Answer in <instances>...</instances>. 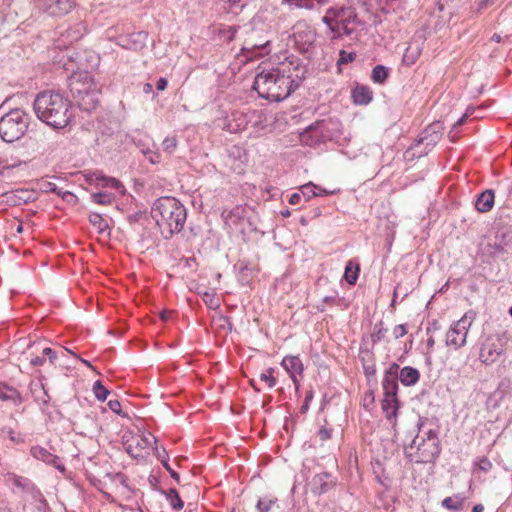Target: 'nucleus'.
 Returning a JSON list of instances; mask_svg holds the SVG:
<instances>
[{
  "instance_id": "1",
  "label": "nucleus",
  "mask_w": 512,
  "mask_h": 512,
  "mask_svg": "<svg viewBox=\"0 0 512 512\" xmlns=\"http://www.w3.org/2000/svg\"><path fill=\"white\" fill-rule=\"evenodd\" d=\"M306 68L292 57L282 67L262 71L254 79L253 88L261 98L279 102L286 99L305 79Z\"/></svg>"
},
{
  "instance_id": "2",
  "label": "nucleus",
  "mask_w": 512,
  "mask_h": 512,
  "mask_svg": "<svg viewBox=\"0 0 512 512\" xmlns=\"http://www.w3.org/2000/svg\"><path fill=\"white\" fill-rule=\"evenodd\" d=\"M71 102L60 93L43 91L34 100L33 108L37 117L53 128L66 127L71 118Z\"/></svg>"
},
{
  "instance_id": "3",
  "label": "nucleus",
  "mask_w": 512,
  "mask_h": 512,
  "mask_svg": "<svg viewBox=\"0 0 512 512\" xmlns=\"http://www.w3.org/2000/svg\"><path fill=\"white\" fill-rule=\"evenodd\" d=\"M151 216L155 220L165 239L179 233L185 224L187 211L176 198L166 196L155 200L151 208Z\"/></svg>"
},
{
  "instance_id": "4",
  "label": "nucleus",
  "mask_w": 512,
  "mask_h": 512,
  "mask_svg": "<svg viewBox=\"0 0 512 512\" xmlns=\"http://www.w3.org/2000/svg\"><path fill=\"white\" fill-rule=\"evenodd\" d=\"M68 88L73 101L81 110L90 112L96 108L100 90L90 73H73L69 78Z\"/></svg>"
},
{
  "instance_id": "5",
  "label": "nucleus",
  "mask_w": 512,
  "mask_h": 512,
  "mask_svg": "<svg viewBox=\"0 0 512 512\" xmlns=\"http://www.w3.org/2000/svg\"><path fill=\"white\" fill-rule=\"evenodd\" d=\"M425 435H416L411 443L405 446L404 452L409 461L430 463L439 455L440 446L437 433L430 429L425 432Z\"/></svg>"
},
{
  "instance_id": "6",
  "label": "nucleus",
  "mask_w": 512,
  "mask_h": 512,
  "mask_svg": "<svg viewBox=\"0 0 512 512\" xmlns=\"http://www.w3.org/2000/svg\"><path fill=\"white\" fill-rule=\"evenodd\" d=\"M398 369L397 363H392L384 372L382 388L384 390V399L382 400V409L386 419L394 427L397 422L399 401L398 392Z\"/></svg>"
},
{
  "instance_id": "7",
  "label": "nucleus",
  "mask_w": 512,
  "mask_h": 512,
  "mask_svg": "<svg viewBox=\"0 0 512 512\" xmlns=\"http://www.w3.org/2000/svg\"><path fill=\"white\" fill-rule=\"evenodd\" d=\"M29 124L28 113L19 108L12 109L0 119V138L7 143L15 142L25 135Z\"/></svg>"
},
{
  "instance_id": "8",
  "label": "nucleus",
  "mask_w": 512,
  "mask_h": 512,
  "mask_svg": "<svg viewBox=\"0 0 512 512\" xmlns=\"http://www.w3.org/2000/svg\"><path fill=\"white\" fill-rule=\"evenodd\" d=\"M444 130L443 122L437 121L430 124L403 154V158L407 162H411L416 158H420L428 154V152L441 139Z\"/></svg>"
},
{
  "instance_id": "9",
  "label": "nucleus",
  "mask_w": 512,
  "mask_h": 512,
  "mask_svg": "<svg viewBox=\"0 0 512 512\" xmlns=\"http://www.w3.org/2000/svg\"><path fill=\"white\" fill-rule=\"evenodd\" d=\"M333 124L331 120L323 119L316 121L300 133V142L303 145L312 147L330 140L332 138L330 126Z\"/></svg>"
},
{
  "instance_id": "10",
  "label": "nucleus",
  "mask_w": 512,
  "mask_h": 512,
  "mask_svg": "<svg viewBox=\"0 0 512 512\" xmlns=\"http://www.w3.org/2000/svg\"><path fill=\"white\" fill-rule=\"evenodd\" d=\"M295 47L301 52H307L316 41V30L305 20L297 21L292 27Z\"/></svg>"
},
{
  "instance_id": "11",
  "label": "nucleus",
  "mask_w": 512,
  "mask_h": 512,
  "mask_svg": "<svg viewBox=\"0 0 512 512\" xmlns=\"http://www.w3.org/2000/svg\"><path fill=\"white\" fill-rule=\"evenodd\" d=\"M336 22L346 36H352L356 32L355 26L363 24L356 11L351 7L337 8Z\"/></svg>"
},
{
  "instance_id": "12",
  "label": "nucleus",
  "mask_w": 512,
  "mask_h": 512,
  "mask_svg": "<svg viewBox=\"0 0 512 512\" xmlns=\"http://www.w3.org/2000/svg\"><path fill=\"white\" fill-rule=\"evenodd\" d=\"M152 442H157L156 437L152 434L134 436L126 441L125 450L133 458H141L143 457L142 451L147 450L152 445Z\"/></svg>"
},
{
  "instance_id": "13",
  "label": "nucleus",
  "mask_w": 512,
  "mask_h": 512,
  "mask_svg": "<svg viewBox=\"0 0 512 512\" xmlns=\"http://www.w3.org/2000/svg\"><path fill=\"white\" fill-rule=\"evenodd\" d=\"M148 33L138 31L127 35H121L117 39V44L124 49L141 51L147 43Z\"/></svg>"
},
{
  "instance_id": "14",
  "label": "nucleus",
  "mask_w": 512,
  "mask_h": 512,
  "mask_svg": "<svg viewBox=\"0 0 512 512\" xmlns=\"http://www.w3.org/2000/svg\"><path fill=\"white\" fill-rule=\"evenodd\" d=\"M86 179L89 184L95 185L98 188H111L118 191L124 190L122 183L118 179L105 176L101 171L88 173Z\"/></svg>"
},
{
  "instance_id": "15",
  "label": "nucleus",
  "mask_w": 512,
  "mask_h": 512,
  "mask_svg": "<svg viewBox=\"0 0 512 512\" xmlns=\"http://www.w3.org/2000/svg\"><path fill=\"white\" fill-rule=\"evenodd\" d=\"M335 486V481L328 472L316 474L311 481V491L315 495L327 493Z\"/></svg>"
},
{
  "instance_id": "16",
  "label": "nucleus",
  "mask_w": 512,
  "mask_h": 512,
  "mask_svg": "<svg viewBox=\"0 0 512 512\" xmlns=\"http://www.w3.org/2000/svg\"><path fill=\"white\" fill-rule=\"evenodd\" d=\"M45 11L51 16H62L75 7L74 0H44Z\"/></svg>"
},
{
  "instance_id": "17",
  "label": "nucleus",
  "mask_w": 512,
  "mask_h": 512,
  "mask_svg": "<svg viewBox=\"0 0 512 512\" xmlns=\"http://www.w3.org/2000/svg\"><path fill=\"white\" fill-rule=\"evenodd\" d=\"M30 454L37 460H41L60 471H64L65 467L61 464L58 456L50 453L47 449L41 446H33L30 449Z\"/></svg>"
},
{
  "instance_id": "18",
  "label": "nucleus",
  "mask_w": 512,
  "mask_h": 512,
  "mask_svg": "<svg viewBox=\"0 0 512 512\" xmlns=\"http://www.w3.org/2000/svg\"><path fill=\"white\" fill-rule=\"evenodd\" d=\"M329 1L330 0H281V4L287 5L290 10H315L326 5Z\"/></svg>"
},
{
  "instance_id": "19",
  "label": "nucleus",
  "mask_w": 512,
  "mask_h": 512,
  "mask_svg": "<svg viewBox=\"0 0 512 512\" xmlns=\"http://www.w3.org/2000/svg\"><path fill=\"white\" fill-rule=\"evenodd\" d=\"M495 202V194L491 189L480 193L475 201V208L478 212L486 213L492 210Z\"/></svg>"
},
{
  "instance_id": "20",
  "label": "nucleus",
  "mask_w": 512,
  "mask_h": 512,
  "mask_svg": "<svg viewBox=\"0 0 512 512\" xmlns=\"http://www.w3.org/2000/svg\"><path fill=\"white\" fill-rule=\"evenodd\" d=\"M351 97L356 105H367L373 99V92L366 85H356L351 91Z\"/></svg>"
},
{
  "instance_id": "21",
  "label": "nucleus",
  "mask_w": 512,
  "mask_h": 512,
  "mask_svg": "<svg viewBox=\"0 0 512 512\" xmlns=\"http://www.w3.org/2000/svg\"><path fill=\"white\" fill-rule=\"evenodd\" d=\"M281 364L296 384V375H301L303 372V364L300 358L298 356H285Z\"/></svg>"
},
{
  "instance_id": "22",
  "label": "nucleus",
  "mask_w": 512,
  "mask_h": 512,
  "mask_svg": "<svg viewBox=\"0 0 512 512\" xmlns=\"http://www.w3.org/2000/svg\"><path fill=\"white\" fill-rule=\"evenodd\" d=\"M420 378L419 371L411 366H405L398 369V380L405 386L415 385Z\"/></svg>"
},
{
  "instance_id": "23",
  "label": "nucleus",
  "mask_w": 512,
  "mask_h": 512,
  "mask_svg": "<svg viewBox=\"0 0 512 512\" xmlns=\"http://www.w3.org/2000/svg\"><path fill=\"white\" fill-rule=\"evenodd\" d=\"M0 399L3 401H12L15 405L22 403L20 393L13 387L0 383Z\"/></svg>"
},
{
  "instance_id": "24",
  "label": "nucleus",
  "mask_w": 512,
  "mask_h": 512,
  "mask_svg": "<svg viewBox=\"0 0 512 512\" xmlns=\"http://www.w3.org/2000/svg\"><path fill=\"white\" fill-rule=\"evenodd\" d=\"M159 492L166 497L167 501H169L171 507L174 510L179 511L184 507V502L180 498L179 493L175 488H171L168 491L159 489Z\"/></svg>"
},
{
  "instance_id": "25",
  "label": "nucleus",
  "mask_w": 512,
  "mask_h": 512,
  "mask_svg": "<svg viewBox=\"0 0 512 512\" xmlns=\"http://www.w3.org/2000/svg\"><path fill=\"white\" fill-rule=\"evenodd\" d=\"M390 74V69L384 65H376L372 69L371 80L376 84H384Z\"/></svg>"
},
{
  "instance_id": "26",
  "label": "nucleus",
  "mask_w": 512,
  "mask_h": 512,
  "mask_svg": "<svg viewBox=\"0 0 512 512\" xmlns=\"http://www.w3.org/2000/svg\"><path fill=\"white\" fill-rule=\"evenodd\" d=\"M223 217L226 221V223L231 222L232 224L236 225L240 220L245 218L246 215V209L243 206H236L232 210H230L227 214L223 212Z\"/></svg>"
},
{
  "instance_id": "27",
  "label": "nucleus",
  "mask_w": 512,
  "mask_h": 512,
  "mask_svg": "<svg viewBox=\"0 0 512 512\" xmlns=\"http://www.w3.org/2000/svg\"><path fill=\"white\" fill-rule=\"evenodd\" d=\"M235 268H238V280L242 285H246L250 281V274L252 272V268L247 261H239Z\"/></svg>"
},
{
  "instance_id": "28",
  "label": "nucleus",
  "mask_w": 512,
  "mask_h": 512,
  "mask_svg": "<svg viewBox=\"0 0 512 512\" xmlns=\"http://www.w3.org/2000/svg\"><path fill=\"white\" fill-rule=\"evenodd\" d=\"M360 268L358 264H354L352 261L347 262L345 266L344 279L350 285H354L358 279Z\"/></svg>"
},
{
  "instance_id": "29",
  "label": "nucleus",
  "mask_w": 512,
  "mask_h": 512,
  "mask_svg": "<svg viewBox=\"0 0 512 512\" xmlns=\"http://www.w3.org/2000/svg\"><path fill=\"white\" fill-rule=\"evenodd\" d=\"M156 450V456L157 458L161 461L163 467L169 472L170 476L176 481V482H180V476L179 474L173 470L169 463H168V454H167V451L165 450V448H162L161 451L158 450V448L156 447L155 448Z\"/></svg>"
},
{
  "instance_id": "30",
  "label": "nucleus",
  "mask_w": 512,
  "mask_h": 512,
  "mask_svg": "<svg viewBox=\"0 0 512 512\" xmlns=\"http://www.w3.org/2000/svg\"><path fill=\"white\" fill-rule=\"evenodd\" d=\"M89 221L100 234H104L106 231L109 230L107 220H105L99 213H91L89 215Z\"/></svg>"
},
{
  "instance_id": "31",
  "label": "nucleus",
  "mask_w": 512,
  "mask_h": 512,
  "mask_svg": "<svg viewBox=\"0 0 512 512\" xmlns=\"http://www.w3.org/2000/svg\"><path fill=\"white\" fill-rule=\"evenodd\" d=\"M501 351H497L495 349H492L491 346L485 345L482 347L480 352V359L484 363H493L497 360V358L500 356Z\"/></svg>"
},
{
  "instance_id": "32",
  "label": "nucleus",
  "mask_w": 512,
  "mask_h": 512,
  "mask_svg": "<svg viewBox=\"0 0 512 512\" xmlns=\"http://www.w3.org/2000/svg\"><path fill=\"white\" fill-rule=\"evenodd\" d=\"M276 504L277 498L265 496L258 499L256 503V510L257 512H270Z\"/></svg>"
},
{
  "instance_id": "33",
  "label": "nucleus",
  "mask_w": 512,
  "mask_h": 512,
  "mask_svg": "<svg viewBox=\"0 0 512 512\" xmlns=\"http://www.w3.org/2000/svg\"><path fill=\"white\" fill-rule=\"evenodd\" d=\"M32 392L34 394L35 400L38 403L48 405V403L50 402V396L46 391L43 383L40 382L38 385H36V388H34Z\"/></svg>"
},
{
  "instance_id": "34",
  "label": "nucleus",
  "mask_w": 512,
  "mask_h": 512,
  "mask_svg": "<svg viewBox=\"0 0 512 512\" xmlns=\"http://www.w3.org/2000/svg\"><path fill=\"white\" fill-rule=\"evenodd\" d=\"M477 111V109L473 108V107H468L465 111L464 114H462L453 124L452 126L450 127V142L451 141H454L453 137L451 136L452 133L456 132L458 127L461 126L465 121L466 119L473 115L475 112Z\"/></svg>"
},
{
  "instance_id": "35",
  "label": "nucleus",
  "mask_w": 512,
  "mask_h": 512,
  "mask_svg": "<svg viewBox=\"0 0 512 512\" xmlns=\"http://www.w3.org/2000/svg\"><path fill=\"white\" fill-rule=\"evenodd\" d=\"M11 479L14 486L19 487L24 491H31L34 489V484L28 478L13 475Z\"/></svg>"
},
{
  "instance_id": "36",
  "label": "nucleus",
  "mask_w": 512,
  "mask_h": 512,
  "mask_svg": "<svg viewBox=\"0 0 512 512\" xmlns=\"http://www.w3.org/2000/svg\"><path fill=\"white\" fill-rule=\"evenodd\" d=\"M202 300L210 309L215 310L220 306L219 298L213 291H205L204 294H202Z\"/></svg>"
},
{
  "instance_id": "37",
  "label": "nucleus",
  "mask_w": 512,
  "mask_h": 512,
  "mask_svg": "<svg viewBox=\"0 0 512 512\" xmlns=\"http://www.w3.org/2000/svg\"><path fill=\"white\" fill-rule=\"evenodd\" d=\"M300 194L302 195V198L305 199V201H309L313 197H316L317 192V185H315L312 182H309L305 185H302L300 187Z\"/></svg>"
},
{
  "instance_id": "38",
  "label": "nucleus",
  "mask_w": 512,
  "mask_h": 512,
  "mask_svg": "<svg viewBox=\"0 0 512 512\" xmlns=\"http://www.w3.org/2000/svg\"><path fill=\"white\" fill-rule=\"evenodd\" d=\"M93 393L97 400L103 402L107 399L110 391L98 380L93 384Z\"/></svg>"
},
{
  "instance_id": "39",
  "label": "nucleus",
  "mask_w": 512,
  "mask_h": 512,
  "mask_svg": "<svg viewBox=\"0 0 512 512\" xmlns=\"http://www.w3.org/2000/svg\"><path fill=\"white\" fill-rule=\"evenodd\" d=\"M470 324L471 321L466 316H464L457 321L454 327L450 328V332H452V335L457 333L467 334Z\"/></svg>"
},
{
  "instance_id": "40",
  "label": "nucleus",
  "mask_w": 512,
  "mask_h": 512,
  "mask_svg": "<svg viewBox=\"0 0 512 512\" xmlns=\"http://www.w3.org/2000/svg\"><path fill=\"white\" fill-rule=\"evenodd\" d=\"M91 199L94 203L100 204V205H107L110 204L113 200V196L110 193L107 192H97L91 194Z\"/></svg>"
},
{
  "instance_id": "41",
  "label": "nucleus",
  "mask_w": 512,
  "mask_h": 512,
  "mask_svg": "<svg viewBox=\"0 0 512 512\" xmlns=\"http://www.w3.org/2000/svg\"><path fill=\"white\" fill-rule=\"evenodd\" d=\"M336 13L337 8L331 7L326 10L325 15L322 17V23L325 24L328 27V29L337 24Z\"/></svg>"
},
{
  "instance_id": "42",
  "label": "nucleus",
  "mask_w": 512,
  "mask_h": 512,
  "mask_svg": "<svg viewBox=\"0 0 512 512\" xmlns=\"http://www.w3.org/2000/svg\"><path fill=\"white\" fill-rule=\"evenodd\" d=\"M419 50L418 48L413 49L411 46H409L404 55H403V62L406 65H412L415 63L417 57L419 56Z\"/></svg>"
},
{
  "instance_id": "43",
  "label": "nucleus",
  "mask_w": 512,
  "mask_h": 512,
  "mask_svg": "<svg viewBox=\"0 0 512 512\" xmlns=\"http://www.w3.org/2000/svg\"><path fill=\"white\" fill-rule=\"evenodd\" d=\"M178 142L175 136L166 137L163 142V150L168 154H172L177 148Z\"/></svg>"
},
{
  "instance_id": "44",
  "label": "nucleus",
  "mask_w": 512,
  "mask_h": 512,
  "mask_svg": "<svg viewBox=\"0 0 512 512\" xmlns=\"http://www.w3.org/2000/svg\"><path fill=\"white\" fill-rule=\"evenodd\" d=\"M364 374L368 377L376 374V365L372 360H367L365 357L361 358Z\"/></svg>"
},
{
  "instance_id": "45",
  "label": "nucleus",
  "mask_w": 512,
  "mask_h": 512,
  "mask_svg": "<svg viewBox=\"0 0 512 512\" xmlns=\"http://www.w3.org/2000/svg\"><path fill=\"white\" fill-rule=\"evenodd\" d=\"M386 332H387V329H385L383 327L382 322H380L379 324H376L374 326V332L372 334V341L375 343V342L382 340L384 338Z\"/></svg>"
},
{
  "instance_id": "46",
  "label": "nucleus",
  "mask_w": 512,
  "mask_h": 512,
  "mask_svg": "<svg viewBox=\"0 0 512 512\" xmlns=\"http://www.w3.org/2000/svg\"><path fill=\"white\" fill-rule=\"evenodd\" d=\"M274 369L268 368L266 372L262 373L260 375V380L268 383V386L270 388L274 387L276 385V379L273 376Z\"/></svg>"
},
{
  "instance_id": "47",
  "label": "nucleus",
  "mask_w": 512,
  "mask_h": 512,
  "mask_svg": "<svg viewBox=\"0 0 512 512\" xmlns=\"http://www.w3.org/2000/svg\"><path fill=\"white\" fill-rule=\"evenodd\" d=\"M467 334L457 333L452 335L450 332V345H454L456 348L461 347L466 342Z\"/></svg>"
},
{
  "instance_id": "48",
  "label": "nucleus",
  "mask_w": 512,
  "mask_h": 512,
  "mask_svg": "<svg viewBox=\"0 0 512 512\" xmlns=\"http://www.w3.org/2000/svg\"><path fill=\"white\" fill-rule=\"evenodd\" d=\"M356 58L355 52H346L345 50H341L339 53V59L337 61L338 65L347 64L352 62Z\"/></svg>"
},
{
  "instance_id": "49",
  "label": "nucleus",
  "mask_w": 512,
  "mask_h": 512,
  "mask_svg": "<svg viewBox=\"0 0 512 512\" xmlns=\"http://www.w3.org/2000/svg\"><path fill=\"white\" fill-rule=\"evenodd\" d=\"M475 466L482 472H489L492 469L491 461L486 457H480L475 462Z\"/></svg>"
},
{
  "instance_id": "50",
  "label": "nucleus",
  "mask_w": 512,
  "mask_h": 512,
  "mask_svg": "<svg viewBox=\"0 0 512 512\" xmlns=\"http://www.w3.org/2000/svg\"><path fill=\"white\" fill-rule=\"evenodd\" d=\"M145 217V212L143 211H136L134 213H131L127 216V220L129 223H137L140 222Z\"/></svg>"
},
{
  "instance_id": "51",
  "label": "nucleus",
  "mask_w": 512,
  "mask_h": 512,
  "mask_svg": "<svg viewBox=\"0 0 512 512\" xmlns=\"http://www.w3.org/2000/svg\"><path fill=\"white\" fill-rule=\"evenodd\" d=\"M146 158L151 164H157L160 162V154L151 150L144 151Z\"/></svg>"
},
{
  "instance_id": "52",
  "label": "nucleus",
  "mask_w": 512,
  "mask_h": 512,
  "mask_svg": "<svg viewBox=\"0 0 512 512\" xmlns=\"http://www.w3.org/2000/svg\"><path fill=\"white\" fill-rule=\"evenodd\" d=\"M329 31L332 34V36H331L332 40L339 39V38H341L342 35H344L342 28L338 24H335L334 26L330 27Z\"/></svg>"
},
{
  "instance_id": "53",
  "label": "nucleus",
  "mask_w": 512,
  "mask_h": 512,
  "mask_svg": "<svg viewBox=\"0 0 512 512\" xmlns=\"http://www.w3.org/2000/svg\"><path fill=\"white\" fill-rule=\"evenodd\" d=\"M407 333L405 324H400L394 327L393 335L396 339L403 337Z\"/></svg>"
},
{
  "instance_id": "54",
  "label": "nucleus",
  "mask_w": 512,
  "mask_h": 512,
  "mask_svg": "<svg viewBox=\"0 0 512 512\" xmlns=\"http://www.w3.org/2000/svg\"><path fill=\"white\" fill-rule=\"evenodd\" d=\"M312 399H313V391L310 390L305 395L304 403L302 404V406L300 408L301 413H305L308 410L309 403L311 402Z\"/></svg>"
},
{
  "instance_id": "55",
  "label": "nucleus",
  "mask_w": 512,
  "mask_h": 512,
  "mask_svg": "<svg viewBox=\"0 0 512 512\" xmlns=\"http://www.w3.org/2000/svg\"><path fill=\"white\" fill-rule=\"evenodd\" d=\"M400 293H402V294H403L402 299H403L404 297H406V296H407V292H406V291L402 292V287H401V285H397V286L395 287V289H394L393 299H392L391 304H390V306H391V307H394V305H395V303H396V300H397V299H399V294H400Z\"/></svg>"
},
{
  "instance_id": "56",
  "label": "nucleus",
  "mask_w": 512,
  "mask_h": 512,
  "mask_svg": "<svg viewBox=\"0 0 512 512\" xmlns=\"http://www.w3.org/2000/svg\"><path fill=\"white\" fill-rule=\"evenodd\" d=\"M107 405L110 408V410L113 411L114 413L118 415L121 414V404L118 400H109Z\"/></svg>"
},
{
  "instance_id": "57",
  "label": "nucleus",
  "mask_w": 512,
  "mask_h": 512,
  "mask_svg": "<svg viewBox=\"0 0 512 512\" xmlns=\"http://www.w3.org/2000/svg\"><path fill=\"white\" fill-rule=\"evenodd\" d=\"M42 354L44 358L46 359L47 357L51 363H53L57 358L56 352L49 347L44 348Z\"/></svg>"
},
{
  "instance_id": "58",
  "label": "nucleus",
  "mask_w": 512,
  "mask_h": 512,
  "mask_svg": "<svg viewBox=\"0 0 512 512\" xmlns=\"http://www.w3.org/2000/svg\"><path fill=\"white\" fill-rule=\"evenodd\" d=\"M318 436L320 440L326 441L331 438V429L326 427H321L318 431Z\"/></svg>"
},
{
  "instance_id": "59",
  "label": "nucleus",
  "mask_w": 512,
  "mask_h": 512,
  "mask_svg": "<svg viewBox=\"0 0 512 512\" xmlns=\"http://www.w3.org/2000/svg\"><path fill=\"white\" fill-rule=\"evenodd\" d=\"M442 328L441 323L438 320H434L427 328L428 334H436Z\"/></svg>"
},
{
  "instance_id": "60",
  "label": "nucleus",
  "mask_w": 512,
  "mask_h": 512,
  "mask_svg": "<svg viewBox=\"0 0 512 512\" xmlns=\"http://www.w3.org/2000/svg\"><path fill=\"white\" fill-rule=\"evenodd\" d=\"M63 200L67 202H72L75 199V195L70 191H63L60 189V193H57Z\"/></svg>"
},
{
  "instance_id": "61",
  "label": "nucleus",
  "mask_w": 512,
  "mask_h": 512,
  "mask_svg": "<svg viewBox=\"0 0 512 512\" xmlns=\"http://www.w3.org/2000/svg\"><path fill=\"white\" fill-rule=\"evenodd\" d=\"M44 190L47 191V192H52V193H60V188L55 184V183H52V182H46L44 183Z\"/></svg>"
},
{
  "instance_id": "62",
  "label": "nucleus",
  "mask_w": 512,
  "mask_h": 512,
  "mask_svg": "<svg viewBox=\"0 0 512 512\" xmlns=\"http://www.w3.org/2000/svg\"><path fill=\"white\" fill-rule=\"evenodd\" d=\"M270 45V41H266L261 44H251L250 46L244 47L243 50H250V49H260V50H266V48Z\"/></svg>"
},
{
  "instance_id": "63",
  "label": "nucleus",
  "mask_w": 512,
  "mask_h": 512,
  "mask_svg": "<svg viewBox=\"0 0 512 512\" xmlns=\"http://www.w3.org/2000/svg\"><path fill=\"white\" fill-rule=\"evenodd\" d=\"M301 199H302V195L300 194V192H295V193L290 195L289 203L291 205H297V204H300Z\"/></svg>"
},
{
  "instance_id": "64",
  "label": "nucleus",
  "mask_w": 512,
  "mask_h": 512,
  "mask_svg": "<svg viewBox=\"0 0 512 512\" xmlns=\"http://www.w3.org/2000/svg\"><path fill=\"white\" fill-rule=\"evenodd\" d=\"M44 356H35L30 359V365L32 366H42L45 363Z\"/></svg>"
}]
</instances>
